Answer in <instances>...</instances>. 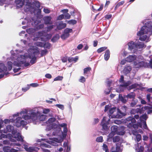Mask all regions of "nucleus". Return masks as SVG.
Returning <instances> with one entry per match:
<instances>
[{
    "instance_id": "2",
    "label": "nucleus",
    "mask_w": 152,
    "mask_h": 152,
    "mask_svg": "<svg viewBox=\"0 0 152 152\" xmlns=\"http://www.w3.org/2000/svg\"><path fill=\"white\" fill-rule=\"evenodd\" d=\"M128 108L125 105L121 107V110H118V113L116 115V117L118 118H121L123 116H125L126 114Z\"/></svg>"
},
{
    "instance_id": "32",
    "label": "nucleus",
    "mask_w": 152,
    "mask_h": 152,
    "mask_svg": "<svg viewBox=\"0 0 152 152\" xmlns=\"http://www.w3.org/2000/svg\"><path fill=\"white\" fill-rule=\"evenodd\" d=\"M107 48V47H101L99 48L97 51L98 53H100L105 50Z\"/></svg>"
},
{
    "instance_id": "50",
    "label": "nucleus",
    "mask_w": 152,
    "mask_h": 152,
    "mask_svg": "<svg viewBox=\"0 0 152 152\" xmlns=\"http://www.w3.org/2000/svg\"><path fill=\"white\" fill-rule=\"evenodd\" d=\"M116 134L114 133L113 132H111L108 135V137L110 138H112L113 137V136L115 135Z\"/></svg>"
},
{
    "instance_id": "9",
    "label": "nucleus",
    "mask_w": 152,
    "mask_h": 152,
    "mask_svg": "<svg viewBox=\"0 0 152 152\" xmlns=\"http://www.w3.org/2000/svg\"><path fill=\"white\" fill-rule=\"evenodd\" d=\"M18 149H15L14 148H11L10 149V147L9 146H5L3 148V150L4 152H18V151H20V149L18 147L16 148Z\"/></svg>"
},
{
    "instance_id": "49",
    "label": "nucleus",
    "mask_w": 152,
    "mask_h": 152,
    "mask_svg": "<svg viewBox=\"0 0 152 152\" xmlns=\"http://www.w3.org/2000/svg\"><path fill=\"white\" fill-rule=\"evenodd\" d=\"M64 16L63 14H61L58 16L57 18V20H61L64 18Z\"/></svg>"
},
{
    "instance_id": "56",
    "label": "nucleus",
    "mask_w": 152,
    "mask_h": 152,
    "mask_svg": "<svg viewBox=\"0 0 152 152\" xmlns=\"http://www.w3.org/2000/svg\"><path fill=\"white\" fill-rule=\"evenodd\" d=\"M111 89L110 88H108L106 89L105 91V93L106 94H109L111 91Z\"/></svg>"
},
{
    "instance_id": "12",
    "label": "nucleus",
    "mask_w": 152,
    "mask_h": 152,
    "mask_svg": "<svg viewBox=\"0 0 152 152\" xmlns=\"http://www.w3.org/2000/svg\"><path fill=\"white\" fill-rule=\"evenodd\" d=\"M128 45L129 46V49L130 50L134 49H135L136 47V43L133 41H131L128 43Z\"/></svg>"
},
{
    "instance_id": "27",
    "label": "nucleus",
    "mask_w": 152,
    "mask_h": 152,
    "mask_svg": "<svg viewBox=\"0 0 152 152\" xmlns=\"http://www.w3.org/2000/svg\"><path fill=\"white\" fill-rule=\"evenodd\" d=\"M135 96V94L133 92H131L128 94L127 97L129 99H134Z\"/></svg>"
},
{
    "instance_id": "62",
    "label": "nucleus",
    "mask_w": 152,
    "mask_h": 152,
    "mask_svg": "<svg viewBox=\"0 0 152 152\" xmlns=\"http://www.w3.org/2000/svg\"><path fill=\"white\" fill-rule=\"evenodd\" d=\"M112 15L111 14L106 15L105 16V18L107 19H109L111 18Z\"/></svg>"
},
{
    "instance_id": "6",
    "label": "nucleus",
    "mask_w": 152,
    "mask_h": 152,
    "mask_svg": "<svg viewBox=\"0 0 152 152\" xmlns=\"http://www.w3.org/2000/svg\"><path fill=\"white\" fill-rule=\"evenodd\" d=\"M119 81L120 83H124L123 84H121L120 85V87H126L132 84V82L130 81H128L126 82H124V77L123 75L121 76V78Z\"/></svg>"
},
{
    "instance_id": "44",
    "label": "nucleus",
    "mask_w": 152,
    "mask_h": 152,
    "mask_svg": "<svg viewBox=\"0 0 152 152\" xmlns=\"http://www.w3.org/2000/svg\"><path fill=\"white\" fill-rule=\"evenodd\" d=\"M137 101L135 100H133L132 102L130 103V106L132 107H134V106L137 104Z\"/></svg>"
},
{
    "instance_id": "45",
    "label": "nucleus",
    "mask_w": 152,
    "mask_h": 152,
    "mask_svg": "<svg viewBox=\"0 0 152 152\" xmlns=\"http://www.w3.org/2000/svg\"><path fill=\"white\" fill-rule=\"evenodd\" d=\"M116 110L115 107H113L110 109L109 110V112L111 114H113Z\"/></svg>"
},
{
    "instance_id": "25",
    "label": "nucleus",
    "mask_w": 152,
    "mask_h": 152,
    "mask_svg": "<svg viewBox=\"0 0 152 152\" xmlns=\"http://www.w3.org/2000/svg\"><path fill=\"white\" fill-rule=\"evenodd\" d=\"M111 132H113L115 134L117 133L118 131V127L116 126H112L111 128Z\"/></svg>"
},
{
    "instance_id": "24",
    "label": "nucleus",
    "mask_w": 152,
    "mask_h": 152,
    "mask_svg": "<svg viewBox=\"0 0 152 152\" xmlns=\"http://www.w3.org/2000/svg\"><path fill=\"white\" fill-rule=\"evenodd\" d=\"M28 58H29L31 59L30 61V63L31 64H34L36 62V57L35 56H34L32 58L31 55H29L28 56Z\"/></svg>"
},
{
    "instance_id": "40",
    "label": "nucleus",
    "mask_w": 152,
    "mask_h": 152,
    "mask_svg": "<svg viewBox=\"0 0 152 152\" xmlns=\"http://www.w3.org/2000/svg\"><path fill=\"white\" fill-rule=\"evenodd\" d=\"M34 4L35 6L38 8H39L40 7V4L39 2L38 1H34Z\"/></svg>"
},
{
    "instance_id": "14",
    "label": "nucleus",
    "mask_w": 152,
    "mask_h": 152,
    "mask_svg": "<svg viewBox=\"0 0 152 152\" xmlns=\"http://www.w3.org/2000/svg\"><path fill=\"white\" fill-rule=\"evenodd\" d=\"M14 137V138H16L17 140L18 141L22 142L23 141V139L22 138L21 135L19 132L17 133L15 135Z\"/></svg>"
},
{
    "instance_id": "37",
    "label": "nucleus",
    "mask_w": 152,
    "mask_h": 152,
    "mask_svg": "<svg viewBox=\"0 0 152 152\" xmlns=\"http://www.w3.org/2000/svg\"><path fill=\"white\" fill-rule=\"evenodd\" d=\"M22 0H15V2L16 4L18 5L21 4H22L20 5L21 7H22L23 5V3L22 1Z\"/></svg>"
},
{
    "instance_id": "26",
    "label": "nucleus",
    "mask_w": 152,
    "mask_h": 152,
    "mask_svg": "<svg viewBox=\"0 0 152 152\" xmlns=\"http://www.w3.org/2000/svg\"><path fill=\"white\" fill-rule=\"evenodd\" d=\"M59 38V35L58 34H56L51 39V41L53 42H56Z\"/></svg>"
},
{
    "instance_id": "60",
    "label": "nucleus",
    "mask_w": 152,
    "mask_h": 152,
    "mask_svg": "<svg viewBox=\"0 0 152 152\" xmlns=\"http://www.w3.org/2000/svg\"><path fill=\"white\" fill-rule=\"evenodd\" d=\"M24 63V61H20V63H17L16 65L18 66H21V64H23Z\"/></svg>"
},
{
    "instance_id": "52",
    "label": "nucleus",
    "mask_w": 152,
    "mask_h": 152,
    "mask_svg": "<svg viewBox=\"0 0 152 152\" xmlns=\"http://www.w3.org/2000/svg\"><path fill=\"white\" fill-rule=\"evenodd\" d=\"M30 88V87L28 85H27V86L23 88H22V90L23 91L25 92L27 91Z\"/></svg>"
},
{
    "instance_id": "36",
    "label": "nucleus",
    "mask_w": 152,
    "mask_h": 152,
    "mask_svg": "<svg viewBox=\"0 0 152 152\" xmlns=\"http://www.w3.org/2000/svg\"><path fill=\"white\" fill-rule=\"evenodd\" d=\"M8 68L9 71H10L12 69V63L11 61H8L7 62Z\"/></svg>"
},
{
    "instance_id": "64",
    "label": "nucleus",
    "mask_w": 152,
    "mask_h": 152,
    "mask_svg": "<svg viewBox=\"0 0 152 152\" xmlns=\"http://www.w3.org/2000/svg\"><path fill=\"white\" fill-rule=\"evenodd\" d=\"M34 51L33 52V54L34 55H37L39 53V51L37 49H34Z\"/></svg>"
},
{
    "instance_id": "39",
    "label": "nucleus",
    "mask_w": 152,
    "mask_h": 152,
    "mask_svg": "<svg viewBox=\"0 0 152 152\" xmlns=\"http://www.w3.org/2000/svg\"><path fill=\"white\" fill-rule=\"evenodd\" d=\"M96 141L97 142H102L103 141V137L102 136H100L97 137L96 139Z\"/></svg>"
},
{
    "instance_id": "8",
    "label": "nucleus",
    "mask_w": 152,
    "mask_h": 152,
    "mask_svg": "<svg viewBox=\"0 0 152 152\" xmlns=\"http://www.w3.org/2000/svg\"><path fill=\"white\" fill-rule=\"evenodd\" d=\"M6 130L8 132H12L13 135L17 132V130L14 129V127L11 125H8L6 126Z\"/></svg>"
},
{
    "instance_id": "34",
    "label": "nucleus",
    "mask_w": 152,
    "mask_h": 152,
    "mask_svg": "<svg viewBox=\"0 0 152 152\" xmlns=\"http://www.w3.org/2000/svg\"><path fill=\"white\" fill-rule=\"evenodd\" d=\"M26 31L29 34H31L34 32V30L32 28H29L26 30Z\"/></svg>"
},
{
    "instance_id": "59",
    "label": "nucleus",
    "mask_w": 152,
    "mask_h": 152,
    "mask_svg": "<svg viewBox=\"0 0 152 152\" xmlns=\"http://www.w3.org/2000/svg\"><path fill=\"white\" fill-rule=\"evenodd\" d=\"M71 15L68 13H67L65 15V18L66 19H69Z\"/></svg>"
},
{
    "instance_id": "53",
    "label": "nucleus",
    "mask_w": 152,
    "mask_h": 152,
    "mask_svg": "<svg viewBox=\"0 0 152 152\" xmlns=\"http://www.w3.org/2000/svg\"><path fill=\"white\" fill-rule=\"evenodd\" d=\"M144 148V147L142 146H140L139 148V150L137 152H143Z\"/></svg>"
},
{
    "instance_id": "28",
    "label": "nucleus",
    "mask_w": 152,
    "mask_h": 152,
    "mask_svg": "<svg viewBox=\"0 0 152 152\" xmlns=\"http://www.w3.org/2000/svg\"><path fill=\"white\" fill-rule=\"evenodd\" d=\"M0 68L1 70H2V72L6 71L7 69V67L4 64L2 63L0 64Z\"/></svg>"
},
{
    "instance_id": "51",
    "label": "nucleus",
    "mask_w": 152,
    "mask_h": 152,
    "mask_svg": "<svg viewBox=\"0 0 152 152\" xmlns=\"http://www.w3.org/2000/svg\"><path fill=\"white\" fill-rule=\"evenodd\" d=\"M79 81L80 82L84 83L86 81V79L84 77L81 76Z\"/></svg>"
},
{
    "instance_id": "63",
    "label": "nucleus",
    "mask_w": 152,
    "mask_h": 152,
    "mask_svg": "<svg viewBox=\"0 0 152 152\" xmlns=\"http://www.w3.org/2000/svg\"><path fill=\"white\" fill-rule=\"evenodd\" d=\"M132 87H133V88H134L137 87V86H139V85L137 83H134V84H132L131 85Z\"/></svg>"
},
{
    "instance_id": "5",
    "label": "nucleus",
    "mask_w": 152,
    "mask_h": 152,
    "mask_svg": "<svg viewBox=\"0 0 152 152\" xmlns=\"http://www.w3.org/2000/svg\"><path fill=\"white\" fill-rule=\"evenodd\" d=\"M107 118L106 117H104L101 123V125L102 126V129L103 130L107 131L108 129L107 125L109 124L108 121H110L109 119L107 121H106Z\"/></svg>"
},
{
    "instance_id": "17",
    "label": "nucleus",
    "mask_w": 152,
    "mask_h": 152,
    "mask_svg": "<svg viewBox=\"0 0 152 152\" xmlns=\"http://www.w3.org/2000/svg\"><path fill=\"white\" fill-rule=\"evenodd\" d=\"M136 48L139 49L142 48L144 47V45L143 43L139 41L136 43Z\"/></svg>"
},
{
    "instance_id": "43",
    "label": "nucleus",
    "mask_w": 152,
    "mask_h": 152,
    "mask_svg": "<svg viewBox=\"0 0 152 152\" xmlns=\"http://www.w3.org/2000/svg\"><path fill=\"white\" fill-rule=\"evenodd\" d=\"M68 23L69 24H72L73 25H74L77 23V22L75 20L72 19L69 20Z\"/></svg>"
},
{
    "instance_id": "15",
    "label": "nucleus",
    "mask_w": 152,
    "mask_h": 152,
    "mask_svg": "<svg viewBox=\"0 0 152 152\" xmlns=\"http://www.w3.org/2000/svg\"><path fill=\"white\" fill-rule=\"evenodd\" d=\"M78 59V57L77 56H76L75 58L70 57L68 58V60L69 62H72L74 61V62H76Z\"/></svg>"
},
{
    "instance_id": "1",
    "label": "nucleus",
    "mask_w": 152,
    "mask_h": 152,
    "mask_svg": "<svg viewBox=\"0 0 152 152\" xmlns=\"http://www.w3.org/2000/svg\"><path fill=\"white\" fill-rule=\"evenodd\" d=\"M23 118L26 120L31 119L33 121H35L38 118L40 121H43L45 120L46 116L45 115L41 114L39 111L37 112L32 111L31 113L24 115Z\"/></svg>"
},
{
    "instance_id": "35",
    "label": "nucleus",
    "mask_w": 152,
    "mask_h": 152,
    "mask_svg": "<svg viewBox=\"0 0 152 152\" xmlns=\"http://www.w3.org/2000/svg\"><path fill=\"white\" fill-rule=\"evenodd\" d=\"M103 150L105 151V152H109L107 146L105 144H103Z\"/></svg>"
},
{
    "instance_id": "3",
    "label": "nucleus",
    "mask_w": 152,
    "mask_h": 152,
    "mask_svg": "<svg viewBox=\"0 0 152 152\" xmlns=\"http://www.w3.org/2000/svg\"><path fill=\"white\" fill-rule=\"evenodd\" d=\"M27 123L26 121L22 120L21 118L18 117L16 119L15 126L17 127H19L21 126H24L27 124Z\"/></svg>"
},
{
    "instance_id": "19",
    "label": "nucleus",
    "mask_w": 152,
    "mask_h": 152,
    "mask_svg": "<svg viewBox=\"0 0 152 152\" xmlns=\"http://www.w3.org/2000/svg\"><path fill=\"white\" fill-rule=\"evenodd\" d=\"M66 26V23H60L57 26V28L58 29L61 30L65 28Z\"/></svg>"
},
{
    "instance_id": "46",
    "label": "nucleus",
    "mask_w": 152,
    "mask_h": 152,
    "mask_svg": "<svg viewBox=\"0 0 152 152\" xmlns=\"http://www.w3.org/2000/svg\"><path fill=\"white\" fill-rule=\"evenodd\" d=\"M44 27V24H41L37 25L36 27V28L38 29H40L43 28Z\"/></svg>"
},
{
    "instance_id": "33",
    "label": "nucleus",
    "mask_w": 152,
    "mask_h": 152,
    "mask_svg": "<svg viewBox=\"0 0 152 152\" xmlns=\"http://www.w3.org/2000/svg\"><path fill=\"white\" fill-rule=\"evenodd\" d=\"M120 140V137L119 136H116L113 138V141L114 142H119Z\"/></svg>"
},
{
    "instance_id": "58",
    "label": "nucleus",
    "mask_w": 152,
    "mask_h": 152,
    "mask_svg": "<svg viewBox=\"0 0 152 152\" xmlns=\"http://www.w3.org/2000/svg\"><path fill=\"white\" fill-rule=\"evenodd\" d=\"M67 60H68L67 57V56H65L63 57L61 59V61L62 62L65 63L67 61Z\"/></svg>"
},
{
    "instance_id": "10",
    "label": "nucleus",
    "mask_w": 152,
    "mask_h": 152,
    "mask_svg": "<svg viewBox=\"0 0 152 152\" xmlns=\"http://www.w3.org/2000/svg\"><path fill=\"white\" fill-rule=\"evenodd\" d=\"M43 36L42 37H40L42 41H46L50 39L52 37V34H48L45 32Z\"/></svg>"
},
{
    "instance_id": "30",
    "label": "nucleus",
    "mask_w": 152,
    "mask_h": 152,
    "mask_svg": "<svg viewBox=\"0 0 152 152\" xmlns=\"http://www.w3.org/2000/svg\"><path fill=\"white\" fill-rule=\"evenodd\" d=\"M50 47L51 44L48 42L45 43L44 44L43 47L45 49H49Z\"/></svg>"
},
{
    "instance_id": "22",
    "label": "nucleus",
    "mask_w": 152,
    "mask_h": 152,
    "mask_svg": "<svg viewBox=\"0 0 152 152\" xmlns=\"http://www.w3.org/2000/svg\"><path fill=\"white\" fill-rule=\"evenodd\" d=\"M91 70V69L90 67H88L85 68L83 69V74L84 75H86V74L90 72V71Z\"/></svg>"
},
{
    "instance_id": "20",
    "label": "nucleus",
    "mask_w": 152,
    "mask_h": 152,
    "mask_svg": "<svg viewBox=\"0 0 152 152\" xmlns=\"http://www.w3.org/2000/svg\"><path fill=\"white\" fill-rule=\"evenodd\" d=\"M125 3L124 1H122L120 2H118L116 4L114 8L115 10H116L118 8L121 6L122 5Z\"/></svg>"
},
{
    "instance_id": "13",
    "label": "nucleus",
    "mask_w": 152,
    "mask_h": 152,
    "mask_svg": "<svg viewBox=\"0 0 152 152\" xmlns=\"http://www.w3.org/2000/svg\"><path fill=\"white\" fill-rule=\"evenodd\" d=\"M137 56L135 55H129L126 58V61L129 62H132L135 60Z\"/></svg>"
},
{
    "instance_id": "4",
    "label": "nucleus",
    "mask_w": 152,
    "mask_h": 152,
    "mask_svg": "<svg viewBox=\"0 0 152 152\" xmlns=\"http://www.w3.org/2000/svg\"><path fill=\"white\" fill-rule=\"evenodd\" d=\"M152 31L150 29H149L145 26H143L141 28V30L138 32L137 34L138 36H141L144 34H148L149 32Z\"/></svg>"
},
{
    "instance_id": "61",
    "label": "nucleus",
    "mask_w": 152,
    "mask_h": 152,
    "mask_svg": "<svg viewBox=\"0 0 152 152\" xmlns=\"http://www.w3.org/2000/svg\"><path fill=\"white\" fill-rule=\"evenodd\" d=\"M50 110L48 109H45L43 110V113L44 114H47L49 113Z\"/></svg>"
},
{
    "instance_id": "23",
    "label": "nucleus",
    "mask_w": 152,
    "mask_h": 152,
    "mask_svg": "<svg viewBox=\"0 0 152 152\" xmlns=\"http://www.w3.org/2000/svg\"><path fill=\"white\" fill-rule=\"evenodd\" d=\"M72 32V29L71 28H66L65 29L64 31V33L67 34L68 36H69V33H71Z\"/></svg>"
},
{
    "instance_id": "31",
    "label": "nucleus",
    "mask_w": 152,
    "mask_h": 152,
    "mask_svg": "<svg viewBox=\"0 0 152 152\" xmlns=\"http://www.w3.org/2000/svg\"><path fill=\"white\" fill-rule=\"evenodd\" d=\"M44 44L43 43L39 42H36L34 43L36 46L41 47H43Z\"/></svg>"
},
{
    "instance_id": "18",
    "label": "nucleus",
    "mask_w": 152,
    "mask_h": 152,
    "mask_svg": "<svg viewBox=\"0 0 152 152\" xmlns=\"http://www.w3.org/2000/svg\"><path fill=\"white\" fill-rule=\"evenodd\" d=\"M110 57V51L109 50H107L105 52L104 55V58L106 61L108 60Z\"/></svg>"
},
{
    "instance_id": "47",
    "label": "nucleus",
    "mask_w": 152,
    "mask_h": 152,
    "mask_svg": "<svg viewBox=\"0 0 152 152\" xmlns=\"http://www.w3.org/2000/svg\"><path fill=\"white\" fill-rule=\"evenodd\" d=\"M148 118V117L146 114H143L140 117V119H143L145 120H146Z\"/></svg>"
},
{
    "instance_id": "55",
    "label": "nucleus",
    "mask_w": 152,
    "mask_h": 152,
    "mask_svg": "<svg viewBox=\"0 0 152 152\" xmlns=\"http://www.w3.org/2000/svg\"><path fill=\"white\" fill-rule=\"evenodd\" d=\"M125 132L124 131H118L116 134H118V135H123L125 134Z\"/></svg>"
},
{
    "instance_id": "48",
    "label": "nucleus",
    "mask_w": 152,
    "mask_h": 152,
    "mask_svg": "<svg viewBox=\"0 0 152 152\" xmlns=\"http://www.w3.org/2000/svg\"><path fill=\"white\" fill-rule=\"evenodd\" d=\"M136 139L137 142H139L141 139V136L140 134H138L136 135Z\"/></svg>"
},
{
    "instance_id": "11",
    "label": "nucleus",
    "mask_w": 152,
    "mask_h": 152,
    "mask_svg": "<svg viewBox=\"0 0 152 152\" xmlns=\"http://www.w3.org/2000/svg\"><path fill=\"white\" fill-rule=\"evenodd\" d=\"M52 18L50 16H47L43 18L44 23L45 25L52 24L53 22L51 21Z\"/></svg>"
},
{
    "instance_id": "38",
    "label": "nucleus",
    "mask_w": 152,
    "mask_h": 152,
    "mask_svg": "<svg viewBox=\"0 0 152 152\" xmlns=\"http://www.w3.org/2000/svg\"><path fill=\"white\" fill-rule=\"evenodd\" d=\"M63 79V76H58L56 77L54 79V81L62 80Z\"/></svg>"
},
{
    "instance_id": "54",
    "label": "nucleus",
    "mask_w": 152,
    "mask_h": 152,
    "mask_svg": "<svg viewBox=\"0 0 152 152\" xmlns=\"http://www.w3.org/2000/svg\"><path fill=\"white\" fill-rule=\"evenodd\" d=\"M116 150L118 152L120 150V145H118V144L116 143Z\"/></svg>"
},
{
    "instance_id": "21",
    "label": "nucleus",
    "mask_w": 152,
    "mask_h": 152,
    "mask_svg": "<svg viewBox=\"0 0 152 152\" xmlns=\"http://www.w3.org/2000/svg\"><path fill=\"white\" fill-rule=\"evenodd\" d=\"M145 26L152 31V21H148L145 23Z\"/></svg>"
},
{
    "instance_id": "57",
    "label": "nucleus",
    "mask_w": 152,
    "mask_h": 152,
    "mask_svg": "<svg viewBox=\"0 0 152 152\" xmlns=\"http://www.w3.org/2000/svg\"><path fill=\"white\" fill-rule=\"evenodd\" d=\"M69 37V36H68L67 34L64 33L63 34L61 35V37L62 39H64L67 38Z\"/></svg>"
},
{
    "instance_id": "7",
    "label": "nucleus",
    "mask_w": 152,
    "mask_h": 152,
    "mask_svg": "<svg viewBox=\"0 0 152 152\" xmlns=\"http://www.w3.org/2000/svg\"><path fill=\"white\" fill-rule=\"evenodd\" d=\"M126 123L127 124V126L129 128L132 127V125L136 122V121L134 118L132 117H129L126 119Z\"/></svg>"
},
{
    "instance_id": "29",
    "label": "nucleus",
    "mask_w": 152,
    "mask_h": 152,
    "mask_svg": "<svg viewBox=\"0 0 152 152\" xmlns=\"http://www.w3.org/2000/svg\"><path fill=\"white\" fill-rule=\"evenodd\" d=\"M45 32L44 31H39L37 33V35L39 38L42 37L44 36Z\"/></svg>"
},
{
    "instance_id": "42",
    "label": "nucleus",
    "mask_w": 152,
    "mask_h": 152,
    "mask_svg": "<svg viewBox=\"0 0 152 152\" xmlns=\"http://www.w3.org/2000/svg\"><path fill=\"white\" fill-rule=\"evenodd\" d=\"M54 26L52 25L49 26H47V32H49L51 31L52 29L53 28Z\"/></svg>"
},
{
    "instance_id": "16",
    "label": "nucleus",
    "mask_w": 152,
    "mask_h": 152,
    "mask_svg": "<svg viewBox=\"0 0 152 152\" xmlns=\"http://www.w3.org/2000/svg\"><path fill=\"white\" fill-rule=\"evenodd\" d=\"M132 70V67L130 66H127L124 68V70L126 74H127L130 72Z\"/></svg>"
},
{
    "instance_id": "41",
    "label": "nucleus",
    "mask_w": 152,
    "mask_h": 152,
    "mask_svg": "<svg viewBox=\"0 0 152 152\" xmlns=\"http://www.w3.org/2000/svg\"><path fill=\"white\" fill-rule=\"evenodd\" d=\"M147 36L146 35H144L142 36H140L139 38V39L141 41H145L147 38Z\"/></svg>"
}]
</instances>
